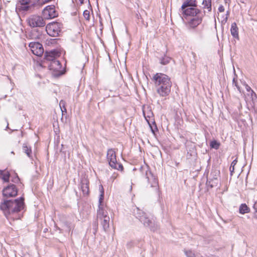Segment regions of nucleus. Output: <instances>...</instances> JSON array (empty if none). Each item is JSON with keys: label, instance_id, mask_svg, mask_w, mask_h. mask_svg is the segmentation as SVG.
Wrapping results in <instances>:
<instances>
[{"label": "nucleus", "instance_id": "6e6552de", "mask_svg": "<svg viewBox=\"0 0 257 257\" xmlns=\"http://www.w3.org/2000/svg\"><path fill=\"white\" fill-rule=\"evenodd\" d=\"M18 189L14 184H10L3 190V195L5 197H14L17 195Z\"/></svg>", "mask_w": 257, "mask_h": 257}, {"label": "nucleus", "instance_id": "72a5a7b5", "mask_svg": "<svg viewBox=\"0 0 257 257\" xmlns=\"http://www.w3.org/2000/svg\"><path fill=\"white\" fill-rule=\"evenodd\" d=\"M253 208L255 210V212H257V202H255L253 205Z\"/></svg>", "mask_w": 257, "mask_h": 257}, {"label": "nucleus", "instance_id": "c756f323", "mask_svg": "<svg viewBox=\"0 0 257 257\" xmlns=\"http://www.w3.org/2000/svg\"><path fill=\"white\" fill-rule=\"evenodd\" d=\"M237 162V161L236 159L233 160L231 164V166L230 167V171L231 172V173H232V172H234V166L236 165V163Z\"/></svg>", "mask_w": 257, "mask_h": 257}, {"label": "nucleus", "instance_id": "9d476101", "mask_svg": "<svg viewBox=\"0 0 257 257\" xmlns=\"http://www.w3.org/2000/svg\"><path fill=\"white\" fill-rule=\"evenodd\" d=\"M183 14L186 17H196L202 15L200 10L195 8L190 7L182 9Z\"/></svg>", "mask_w": 257, "mask_h": 257}, {"label": "nucleus", "instance_id": "393cba45", "mask_svg": "<svg viewBox=\"0 0 257 257\" xmlns=\"http://www.w3.org/2000/svg\"><path fill=\"white\" fill-rule=\"evenodd\" d=\"M148 182L151 184V187H157L158 185V180L156 179L154 176H152V182L151 179L148 178Z\"/></svg>", "mask_w": 257, "mask_h": 257}, {"label": "nucleus", "instance_id": "c9c22d12", "mask_svg": "<svg viewBox=\"0 0 257 257\" xmlns=\"http://www.w3.org/2000/svg\"><path fill=\"white\" fill-rule=\"evenodd\" d=\"M150 222V221L148 220V225H149V223Z\"/></svg>", "mask_w": 257, "mask_h": 257}, {"label": "nucleus", "instance_id": "7ed1b4c3", "mask_svg": "<svg viewBox=\"0 0 257 257\" xmlns=\"http://www.w3.org/2000/svg\"><path fill=\"white\" fill-rule=\"evenodd\" d=\"M106 159L109 166L112 168L120 171L123 170V167L122 165L119 164L117 161L116 152L114 149H109L108 150L107 152Z\"/></svg>", "mask_w": 257, "mask_h": 257}, {"label": "nucleus", "instance_id": "e433bc0d", "mask_svg": "<svg viewBox=\"0 0 257 257\" xmlns=\"http://www.w3.org/2000/svg\"><path fill=\"white\" fill-rule=\"evenodd\" d=\"M227 19V17H225V19L226 20Z\"/></svg>", "mask_w": 257, "mask_h": 257}, {"label": "nucleus", "instance_id": "20e7f679", "mask_svg": "<svg viewBox=\"0 0 257 257\" xmlns=\"http://www.w3.org/2000/svg\"><path fill=\"white\" fill-rule=\"evenodd\" d=\"M27 22L31 28L43 27L46 25L44 18L37 15L30 16L27 19Z\"/></svg>", "mask_w": 257, "mask_h": 257}, {"label": "nucleus", "instance_id": "7c9ffc66", "mask_svg": "<svg viewBox=\"0 0 257 257\" xmlns=\"http://www.w3.org/2000/svg\"><path fill=\"white\" fill-rule=\"evenodd\" d=\"M233 84L236 87L237 90L240 92L241 91V90H240V87L238 85V84H237V80L234 78L233 79Z\"/></svg>", "mask_w": 257, "mask_h": 257}, {"label": "nucleus", "instance_id": "4468645a", "mask_svg": "<svg viewBox=\"0 0 257 257\" xmlns=\"http://www.w3.org/2000/svg\"><path fill=\"white\" fill-rule=\"evenodd\" d=\"M143 114L149 124L155 122L153 113L149 108L143 110Z\"/></svg>", "mask_w": 257, "mask_h": 257}, {"label": "nucleus", "instance_id": "f03ea898", "mask_svg": "<svg viewBox=\"0 0 257 257\" xmlns=\"http://www.w3.org/2000/svg\"><path fill=\"white\" fill-rule=\"evenodd\" d=\"M24 201V198L22 197L14 201H5L1 203L0 208L5 212L6 214V213L10 214L11 213L18 212L23 208Z\"/></svg>", "mask_w": 257, "mask_h": 257}, {"label": "nucleus", "instance_id": "b1692460", "mask_svg": "<svg viewBox=\"0 0 257 257\" xmlns=\"http://www.w3.org/2000/svg\"><path fill=\"white\" fill-rule=\"evenodd\" d=\"M220 146V143L216 140L212 141L210 143V147L211 148H213L216 150L218 149Z\"/></svg>", "mask_w": 257, "mask_h": 257}, {"label": "nucleus", "instance_id": "cd10ccee", "mask_svg": "<svg viewBox=\"0 0 257 257\" xmlns=\"http://www.w3.org/2000/svg\"><path fill=\"white\" fill-rule=\"evenodd\" d=\"M83 16H84V18L87 21H89L90 17L89 11H88V10H85L83 12Z\"/></svg>", "mask_w": 257, "mask_h": 257}, {"label": "nucleus", "instance_id": "412c9836", "mask_svg": "<svg viewBox=\"0 0 257 257\" xmlns=\"http://www.w3.org/2000/svg\"><path fill=\"white\" fill-rule=\"evenodd\" d=\"M23 150L29 157H31L32 151L31 147L29 146L27 144H24L23 146Z\"/></svg>", "mask_w": 257, "mask_h": 257}, {"label": "nucleus", "instance_id": "9b49d317", "mask_svg": "<svg viewBox=\"0 0 257 257\" xmlns=\"http://www.w3.org/2000/svg\"><path fill=\"white\" fill-rule=\"evenodd\" d=\"M202 21V15L192 18L186 23V26L190 29H194L199 25Z\"/></svg>", "mask_w": 257, "mask_h": 257}, {"label": "nucleus", "instance_id": "c85d7f7f", "mask_svg": "<svg viewBox=\"0 0 257 257\" xmlns=\"http://www.w3.org/2000/svg\"><path fill=\"white\" fill-rule=\"evenodd\" d=\"M100 196H99V202L101 204L103 200V198H104V190H103V188L102 187V186H101V189H100Z\"/></svg>", "mask_w": 257, "mask_h": 257}, {"label": "nucleus", "instance_id": "1a4fd4ad", "mask_svg": "<svg viewBox=\"0 0 257 257\" xmlns=\"http://www.w3.org/2000/svg\"><path fill=\"white\" fill-rule=\"evenodd\" d=\"M32 52L35 55L41 56L44 53V48L41 44L38 42H31L29 45Z\"/></svg>", "mask_w": 257, "mask_h": 257}, {"label": "nucleus", "instance_id": "473e14b6", "mask_svg": "<svg viewBox=\"0 0 257 257\" xmlns=\"http://www.w3.org/2000/svg\"><path fill=\"white\" fill-rule=\"evenodd\" d=\"M169 62V60H165V59L163 58L161 61V63L163 65H166L167 64H168V63Z\"/></svg>", "mask_w": 257, "mask_h": 257}, {"label": "nucleus", "instance_id": "f8f14e48", "mask_svg": "<svg viewBox=\"0 0 257 257\" xmlns=\"http://www.w3.org/2000/svg\"><path fill=\"white\" fill-rule=\"evenodd\" d=\"M49 69L57 73V74H62V65L58 60L52 61L49 66Z\"/></svg>", "mask_w": 257, "mask_h": 257}, {"label": "nucleus", "instance_id": "bb28decb", "mask_svg": "<svg viewBox=\"0 0 257 257\" xmlns=\"http://www.w3.org/2000/svg\"><path fill=\"white\" fill-rule=\"evenodd\" d=\"M151 129V131L153 133L154 135H155V132L158 131V128L157 127V125L156 124V122L152 123L151 124H149Z\"/></svg>", "mask_w": 257, "mask_h": 257}, {"label": "nucleus", "instance_id": "2eb2a0df", "mask_svg": "<svg viewBox=\"0 0 257 257\" xmlns=\"http://www.w3.org/2000/svg\"><path fill=\"white\" fill-rule=\"evenodd\" d=\"M81 189L84 196H87L89 194V182L84 180L81 182Z\"/></svg>", "mask_w": 257, "mask_h": 257}, {"label": "nucleus", "instance_id": "f257e3e1", "mask_svg": "<svg viewBox=\"0 0 257 257\" xmlns=\"http://www.w3.org/2000/svg\"><path fill=\"white\" fill-rule=\"evenodd\" d=\"M156 90L160 97H166L169 95L172 87L170 78L162 73H157L152 78Z\"/></svg>", "mask_w": 257, "mask_h": 257}, {"label": "nucleus", "instance_id": "4be33fe9", "mask_svg": "<svg viewBox=\"0 0 257 257\" xmlns=\"http://www.w3.org/2000/svg\"><path fill=\"white\" fill-rule=\"evenodd\" d=\"M109 217L106 215H104L102 225L103 228L106 230L109 227Z\"/></svg>", "mask_w": 257, "mask_h": 257}, {"label": "nucleus", "instance_id": "423d86ee", "mask_svg": "<svg viewBox=\"0 0 257 257\" xmlns=\"http://www.w3.org/2000/svg\"><path fill=\"white\" fill-rule=\"evenodd\" d=\"M61 24L58 22L50 23L46 27L47 34L52 37H57L61 31Z\"/></svg>", "mask_w": 257, "mask_h": 257}, {"label": "nucleus", "instance_id": "39448f33", "mask_svg": "<svg viewBox=\"0 0 257 257\" xmlns=\"http://www.w3.org/2000/svg\"><path fill=\"white\" fill-rule=\"evenodd\" d=\"M38 0H19L16 6L18 12L28 11Z\"/></svg>", "mask_w": 257, "mask_h": 257}, {"label": "nucleus", "instance_id": "f704fd0d", "mask_svg": "<svg viewBox=\"0 0 257 257\" xmlns=\"http://www.w3.org/2000/svg\"><path fill=\"white\" fill-rule=\"evenodd\" d=\"M79 1H80V4H81V5H82V4H83L84 3V1H85V0H79Z\"/></svg>", "mask_w": 257, "mask_h": 257}, {"label": "nucleus", "instance_id": "0eeeda50", "mask_svg": "<svg viewBox=\"0 0 257 257\" xmlns=\"http://www.w3.org/2000/svg\"><path fill=\"white\" fill-rule=\"evenodd\" d=\"M42 14L44 18L48 20L55 18L58 15V12L54 5L47 6L43 10Z\"/></svg>", "mask_w": 257, "mask_h": 257}, {"label": "nucleus", "instance_id": "dca6fc26", "mask_svg": "<svg viewBox=\"0 0 257 257\" xmlns=\"http://www.w3.org/2000/svg\"><path fill=\"white\" fill-rule=\"evenodd\" d=\"M197 6L196 0H186L183 4L181 9L188 8L190 7L194 8Z\"/></svg>", "mask_w": 257, "mask_h": 257}, {"label": "nucleus", "instance_id": "ddd939ff", "mask_svg": "<svg viewBox=\"0 0 257 257\" xmlns=\"http://www.w3.org/2000/svg\"><path fill=\"white\" fill-rule=\"evenodd\" d=\"M60 53L57 50H53L50 52H46L45 54V59L49 61L56 60V58L59 57Z\"/></svg>", "mask_w": 257, "mask_h": 257}, {"label": "nucleus", "instance_id": "2f4dec72", "mask_svg": "<svg viewBox=\"0 0 257 257\" xmlns=\"http://www.w3.org/2000/svg\"><path fill=\"white\" fill-rule=\"evenodd\" d=\"M218 10L219 13H223L225 11V7L224 6L221 5L219 6Z\"/></svg>", "mask_w": 257, "mask_h": 257}, {"label": "nucleus", "instance_id": "aec40b11", "mask_svg": "<svg viewBox=\"0 0 257 257\" xmlns=\"http://www.w3.org/2000/svg\"><path fill=\"white\" fill-rule=\"evenodd\" d=\"M250 209L245 204H241L239 208V212L240 214H244L249 212Z\"/></svg>", "mask_w": 257, "mask_h": 257}, {"label": "nucleus", "instance_id": "6ab92c4d", "mask_svg": "<svg viewBox=\"0 0 257 257\" xmlns=\"http://www.w3.org/2000/svg\"><path fill=\"white\" fill-rule=\"evenodd\" d=\"M202 5L204 9H206L208 12L211 11V0H203Z\"/></svg>", "mask_w": 257, "mask_h": 257}, {"label": "nucleus", "instance_id": "a878e982", "mask_svg": "<svg viewBox=\"0 0 257 257\" xmlns=\"http://www.w3.org/2000/svg\"><path fill=\"white\" fill-rule=\"evenodd\" d=\"M184 252L187 257H203L202 256H197L191 250H185Z\"/></svg>", "mask_w": 257, "mask_h": 257}, {"label": "nucleus", "instance_id": "5701e85b", "mask_svg": "<svg viewBox=\"0 0 257 257\" xmlns=\"http://www.w3.org/2000/svg\"><path fill=\"white\" fill-rule=\"evenodd\" d=\"M245 86V88L246 90V91L247 92H248L249 93H250V96H251V97L252 99H253V97H256V93L254 92V91L251 88V87L247 84H245L244 85Z\"/></svg>", "mask_w": 257, "mask_h": 257}, {"label": "nucleus", "instance_id": "f3484780", "mask_svg": "<svg viewBox=\"0 0 257 257\" xmlns=\"http://www.w3.org/2000/svg\"><path fill=\"white\" fill-rule=\"evenodd\" d=\"M10 172L6 170H0V178L2 179L4 182H9L10 180Z\"/></svg>", "mask_w": 257, "mask_h": 257}, {"label": "nucleus", "instance_id": "a211bd4d", "mask_svg": "<svg viewBox=\"0 0 257 257\" xmlns=\"http://www.w3.org/2000/svg\"><path fill=\"white\" fill-rule=\"evenodd\" d=\"M230 32L232 36L236 39H239V35H238V28L237 26V25L235 23H233L231 24Z\"/></svg>", "mask_w": 257, "mask_h": 257}]
</instances>
